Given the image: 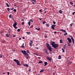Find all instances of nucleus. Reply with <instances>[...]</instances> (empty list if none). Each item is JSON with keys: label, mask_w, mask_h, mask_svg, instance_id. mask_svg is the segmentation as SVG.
Returning <instances> with one entry per match:
<instances>
[{"label": "nucleus", "mask_w": 75, "mask_h": 75, "mask_svg": "<svg viewBox=\"0 0 75 75\" xmlns=\"http://www.w3.org/2000/svg\"><path fill=\"white\" fill-rule=\"evenodd\" d=\"M51 45L53 48H58L59 47L58 44H55V42L53 41L50 42V43Z\"/></svg>", "instance_id": "obj_1"}, {"label": "nucleus", "mask_w": 75, "mask_h": 75, "mask_svg": "<svg viewBox=\"0 0 75 75\" xmlns=\"http://www.w3.org/2000/svg\"><path fill=\"white\" fill-rule=\"evenodd\" d=\"M47 48L50 51L52 50V48L51 47V46H50V45L48 43H47Z\"/></svg>", "instance_id": "obj_2"}, {"label": "nucleus", "mask_w": 75, "mask_h": 75, "mask_svg": "<svg viewBox=\"0 0 75 75\" xmlns=\"http://www.w3.org/2000/svg\"><path fill=\"white\" fill-rule=\"evenodd\" d=\"M13 61H15V62H16V63H17V64L18 65H19V66H20L21 65L20 63V61H18V60H16V59H13Z\"/></svg>", "instance_id": "obj_3"}, {"label": "nucleus", "mask_w": 75, "mask_h": 75, "mask_svg": "<svg viewBox=\"0 0 75 75\" xmlns=\"http://www.w3.org/2000/svg\"><path fill=\"white\" fill-rule=\"evenodd\" d=\"M21 52L22 53V54H24V55H25L27 53V52H26V51H25V50H22L21 51Z\"/></svg>", "instance_id": "obj_4"}, {"label": "nucleus", "mask_w": 75, "mask_h": 75, "mask_svg": "<svg viewBox=\"0 0 75 75\" xmlns=\"http://www.w3.org/2000/svg\"><path fill=\"white\" fill-rule=\"evenodd\" d=\"M67 39L68 40L70 44H71V43H72V40H71V39L69 38H67Z\"/></svg>", "instance_id": "obj_5"}, {"label": "nucleus", "mask_w": 75, "mask_h": 75, "mask_svg": "<svg viewBox=\"0 0 75 75\" xmlns=\"http://www.w3.org/2000/svg\"><path fill=\"white\" fill-rule=\"evenodd\" d=\"M56 26V25H52L51 28L52 30H55V27Z\"/></svg>", "instance_id": "obj_6"}, {"label": "nucleus", "mask_w": 75, "mask_h": 75, "mask_svg": "<svg viewBox=\"0 0 75 75\" xmlns=\"http://www.w3.org/2000/svg\"><path fill=\"white\" fill-rule=\"evenodd\" d=\"M47 59L49 61H50V62H51V59H52L50 57H47Z\"/></svg>", "instance_id": "obj_7"}, {"label": "nucleus", "mask_w": 75, "mask_h": 75, "mask_svg": "<svg viewBox=\"0 0 75 75\" xmlns=\"http://www.w3.org/2000/svg\"><path fill=\"white\" fill-rule=\"evenodd\" d=\"M60 30L61 31H63L64 33H66V31L65 30H64L62 29H60Z\"/></svg>", "instance_id": "obj_8"}, {"label": "nucleus", "mask_w": 75, "mask_h": 75, "mask_svg": "<svg viewBox=\"0 0 75 75\" xmlns=\"http://www.w3.org/2000/svg\"><path fill=\"white\" fill-rule=\"evenodd\" d=\"M17 25V23H14V24L13 25V27H14L15 26H16Z\"/></svg>", "instance_id": "obj_9"}, {"label": "nucleus", "mask_w": 75, "mask_h": 75, "mask_svg": "<svg viewBox=\"0 0 75 75\" xmlns=\"http://www.w3.org/2000/svg\"><path fill=\"white\" fill-rule=\"evenodd\" d=\"M23 65L24 66H25V67H29V66L28 65V64H23Z\"/></svg>", "instance_id": "obj_10"}, {"label": "nucleus", "mask_w": 75, "mask_h": 75, "mask_svg": "<svg viewBox=\"0 0 75 75\" xmlns=\"http://www.w3.org/2000/svg\"><path fill=\"white\" fill-rule=\"evenodd\" d=\"M71 39L72 40L73 43V44H74V38H71Z\"/></svg>", "instance_id": "obj_11"}, {"label": "nucleus", "mask_w": 75, "mask_h": 75, "mask_svg": "<svg viewBox=\"0 0 75 75\" xmlns=\"http://www.w3.org/2000/svg\"><path fill=\"white\" fill-rule=\"evenodd\" d=\"M10 35L9 34V35H8V34H6V36H7V37H8V38H10Z\"/></svg>", "instance_id": "obj_12"}, {"label": "nucleus", "mask_w": 75, "mask_h": 75, "mask_svg": "<svg viewBox=\"0 0 75 75\" xmlns=\"http://www.w3.org/2000/svg\"><path fill=\"white\" fill-rule=\"evenodd\" d=\"M24 45V43H23L22 45V46H21V48H24L25 47Z\"/></svg>", "instance_id": "obj_13"}, {"label": "nucleus", "mask_w": 75, "mask_h": 75, "mask_svg": "<svg viewBox=\"0 0 75 75\" xmlns=\"http://www.w3.org/2000/svg\"><path fill=\"white\" fill-rule=\"evenodd\" d=\"M6 42V41L5 40H3L2 41V43L3 44H5Z\"/></svg>", "instance_id": "obj_14"}, {"label": "nucleus", "mask_w": 75, "mask_h": 75, "mask_svg": "<svg viewBox=\"0 0 75 75\" xmlns=\"http://www.w3.org/2000/svg\"><path fill=\"white\" fill-rule=\"evenodd\" d=\"M44 51L45 52V53H46V54H47V50L45 49L44 50Z\"/></svg>", "instance_id": "obj_15"}, {"label": "nucleus", "mask_w": 75, "mask_h": 75, "mask_svg": "<svg viewBox=\"0 0 75 75\" xmlns=\"http://www.w3.org/2000/svg\"><path fill=\"white\" fill-rule=\"evenodd\" d=\"M44 71H45V70H43V69L41 70L40 71V73H41V72H44Z\"/></svg>", "instance_id": "obj_16"}, {"label": "nucleus", "mask_w": 75, "mask_h": 75, "mask_svg": "<svg viewBox=\"0 0 75 75\" xmlns=\"http://www.w3.org/2000/svg\"><path fill=\"white\" fill-rule=\"evenodd\" d=\"M59 13H60V14H61L62 13V11L61 10V9H60L59 11Z\"/></svg>", "instance_id": "obj_17"}, {"label": "nucleus", "mask_w": 75, "mask_h": 75, "mask_svg": "<svg viewBox=\"0 0 75 75\" xmlns=\"http://www.w3.org/2000/svg\"><path fill=\"white\" fill-rule=\"evenodd\" d=\"M60 44H62V43H63V41H62V40H60Z\"/></svg>", "instance_id": "obj_18"}, {"label": "nucleus", "mask_w": 75, "mask_h": 75, "mask_svg": "<svg viewBox=\"0 0 75 75\" xmlns=\"http://www.w3.org/2000/svg\"><path fill=\"white\" fill-rule=\"evenodd\" d=\"M36 28L35 29L36 30H38V31H40V28Z\"/></svg>", "instance_id": "obj_19"}, {"label": "nucleus", "mask_w": 75, "mask_h": 75, "mask_svg": "<svg viewBox=\"0 0 75 75\" xmlns=\"http://www.w3.org/2000/svg\"><path fill=\"white\" fill-rule=\"evenodd\" d=\"M25 55L26 56V57H29V55L27 53L25 54Z\"/></svg>", "instance_id": "obj_20"}, {"label": "nucleus", "mask_w": 75, "mask_h": 75, "mask_svg": "<svg viewBox=\"0 0 75 75\" xmlns=\"http://www.w3.org/2000/svg\"><path fill=\"white\" fill-rule=\"evenodd\" d=\"M44 64H45L44 66H46V65H47V62H45Z\"/></svg>", "instance_id": "obj_21"}, {"label": "nucleus", "mask_w": 75, "mask_h": 75, "mask_svg": "<svg viewBox=\"0 0 75 75\" xmlns=\"http://www.w3.org/2000/svg\"><path fill=\"white\" fill-rule=\"evenodd\" d=\"M58 59H61V55H59L58 57Z\"/></svg>", "instance_id": "obj_22"}, {"label": "nucleus", "mask_w": 75, "mask_h": 75, "mask_svg": "<svg viewBox=\"0 0 75 75\" xmlns=\"http://www.w3.org/2000/svg\"><path fill=\"white\" fill-rule=\"evenodd\" d=\"M42 63V61H39L38 62V64H41Z\"/></svg>", "instance_id": "obj_23"}, {"label": "nucleus", "mask_w": 75, "mask_h": 75, "mask_svg": "<svg viewBox=\"0 0 75 75\" xmlns=\"http://www.w3.org/2000/svg\"><path fill=\"white\" fill-rule=\"evenodd\" d=\"M30 1L32 2L34 1L35 3V2H36V0H30Z\"/></svg>", "instance_id": "obj_24"}, {"label": "nucleus", "mask_w": 75, "mask_h": 75, "mask_svg": "<svg viewBox=\"0 0 75 75\" xmlns=\"http://www.w3.org/2000/svg\"><path fill=\"white\" fill-rule=\"evenodd\" d=\"M26 52H27V53L30 54V50H26Z\"/></svg>", "instance_id": "obj_25"}, {"label": "nucleus", "mask_w": 75, "mask_h": 75, "mask_svg": "<svg viewBox=\"0 0 75 75\" xmlns=\"http://www.w3.org/2000/svg\"><path fill=\"white\" fill-rule=\"evenodd\" d=\"M6 4L7 7H10V6H9V5H8V3H6Z\"/></svg>", "instance_id": "obj_26"}, {"label": "nucleus", "mask_w": 75, "mask_h": 75, "mask_svg": "<svg viewBox=\"0 0 75 75\" xmlns=\"http://www.w3.org/2000/svg\"><path fill=\"white\" fill-rule=\"evenodd\" d=\"M33 27L34 25H32L30 27V28H33Z\"/></svg>", "instance_id": "obj_27"}, {"label": "nucleus", "mask_w": 75, "mask_h": 75, "mask_svg": "<svg viewBox=\"0 0 75 75\" xmlns=\"http://www.w3.org/2000/svg\"><path fill=\"white\" fill-rule=\"evenodd\" d=\"M62 50L63 52H65V50L63 48H62Z\"/></svg>", "instance_id": "obj_28"}, {"label": "nucleus", "mask_w": 75, "mask_h": 75, "mask_svg": "<svg viewBox=\"0 0 75 75\" xmlns=\"http://www.w3.org/2000/svg\"><path fill=\"white\" fill-rule=\"evenodd\" d=\"M13 27L14 28H15V29H17V28H17V27H16V26H13Z\"/></svg>", "instance_id": "obj_29"}, {"label": "nucleus", "mask_w": 75, "mask_h": 75, "mask_svg": "<svg viewBox=\"0 0 75 75\" xmlns=\"http://www.w3.org/2000/svg\"><path fill=\"white\" fill-rule=\"evenodd\" d=\"M33 43H29V45L30 47H32V44Z\"/></svg>", "instance_id": "obj_30"}, {"label": "nucleus", "mask_w": 75, "mask_h": 75, "mask_svg": "<svg viewBox=\"0 0 75 75\" xmlns=\"http://www.w3.org/2000/svg\"><path fill=\"white\" fill-rule=\"evenodd\" d=\"M64 36H65L66 35H67V32H65L64 33Z\"/></svg>", "instance_id": "obj_31"}, {"label": "nucleus", "mask_w": 75, "mask_h": 75, "mask_svg": "<svg viewBox=\"0 0 75 75\" xmlns=\"http://www.w3.org/2000/svg\"><path fill=\"white\" fill-rule=\"evenodd\" d=\"M17 31H18V32H20V29H18L17 30Z\"/></svg>", "instance_id": "obj_32"}, {"label": "nucleus", "mask_w": 75, "mask_h": 75, "mask_svg": "<svg viewBox=\"0 0 75 75\" xmlns=\"http://www.w3.org/2000/svg\"><path fill=\"white\" fill-rule=\"evenodd\" d=\"M67 44H68V46H70V47H71V45L69 44V42L67 43Z\"/></svg>", "instance_id": "obj_33"}, {"label": "nucleus", "mask_w": 75, "mask_h": 75, "mask_svg": "<svg viewBox=\"0 0 75 75\" xmlns=\"http://www.w3.org/2000/svg\"><path fill=\"white\" fill-rule=\"evenodd\" d=\"M70 4H71V5H73L74 4L72 2H70Z\"/></svg>", "instance_id": "obj_34"}, {"label": "nucleus", "mask_w": 75, "mask_h": 75, "mask_svg": "<svg viewBox=\"0 0 75 75\" xmlns=\"http://www.w3.org/2000/svg\"><path fill=\"white\" fill-rule=\"evenodd\" d=\"M10 8H7V11H10Z\"/></svg>", "instance_id": "obj_35"}, {"label": "nucleus", "mask_w": 75, "mask_h": 75, "mask_svg": "<svg viewBox=\"0 0 75 75\" xmlns=\"http://www.w3.org/2000/svg\"><path fill=\"white\" fill-rule=\"evenodd\" d=\"M13 11H14V12H16L17 11H16V9H14L13 10Z\"/></svg>", "instance_id": "obj_36"}, {"label": "nucleus", "mask_w": 75, "mask_h": 75, "mask_svg": "<svg viewBox=\"0 0 75 75\" xmlns=\"http://www.w3.org/2000/svg\"><path fill=\"white\" fill-rule=\"evenodd\" d=\"M53 22L54 24H56L55 21H53Z\"/></svg>", "instance_id": "obj_37"}, {"label": "nucleus", "mask_w": 75, "mask_h": 75, "mask_svg": "<svg viewBox=\"0 0 75 75\" xmlns=\"http://www.w3.org/2000/svg\"><path fill=\"white\" fill-rule=\"evenodd\" d=\"M26 33H27V34H30L31 33L30 32H26Z\"/></svg>", "instance_id": "obj_38"}, {"label": "nucleus", "mask_w": 75, "mask_h": 75, "mask_svg": "<svg viewBox=\"0 0 75 75\" xmlns=\"http://www.w3.org/2000/svg\"><path fill=\"white\" fill-rule=\"evenodd\" d=\"M33 41L32 40H30V43H31L32 44H33Z\"/></svg>", "instance_id": "obj_39"}, {"label": "nucleus", "mask_w": 75, "mask_h": 75, "mask_svg": "<svg viewBox=\"0 0 75 75\" xmlns=\"http://www.w3.org/2000/svg\"><path fill=\"white\" fill-rule=\"evenodd\" d=\"M42 23H43V24H45V23H46V22H45V21L43 22Z\"/></svg>", "instance_id": "obj_40"}, {"label": "nucleus", "mask_w": 75, "mask_h": 75, "mask_svg": "<svg viewBox=\"0 0 75 75\" xmlns=\"http://www.w3.org/2000/svg\"><path fill=\"white\" fill-rule=\"evenodd\" d=\"M9 18H11V15H9Z\"/></svg>", "instance_id": "obj_41"}, {"label": "nucleus", "mask_w": 75, "mask_h": 75, "mask_svg": "<svg viewBox=\"0 0 75 75\" xmlns=\"http://www.w3.org/2000/svg\"><path fill=\"white\" fill-rule=\"evenodd\" d=\"M21 19L22 20L21 21H24V20L23 19H22L21 18Z\"/></svg>", "instance_id": "obj_42"}, {"label": "nucleus", "mask_w": 75, "mask_h": 75, "mask_svg": "<svg viewBox=\"0 0 75 75\" xmlns=\"http://www.w3.org/2000/svg\"><path fill=\"white\" fill-rule=\"evenodd\" d=\"M75 14V12H74L73 13L72 15H74V14Z\"/></svg>", "instance_id": "obj_43"}, {"label": "nucleus", "mask_w": 75, "mask_h": 75, "mask_svg": "<svg viewBox=\"0 0 75 75\" xmlns=\"http://www.w3.org/2000/svg\"><path fill=\"white\" fill-rule=\"evenodd\" d=\"M3 56L2 55H1V54H0V58H2Z\"/></svg>", "instance_id": "obj_44"}, {"label": "nucleus", "mask_w": 75, "mask_h": 75, "mask_svg": "<svg viewBox=\"0 0 75 75\" xmlns=\"http://www.w3.org/2000/svg\"><path fill=\"white\" fill-rule=\"evenodd\" d=\"M71 63H72V62H71V61L69 62V64H71Z\"/></svg>", "instance_id": "obj_45"}, {"label": "nucleus", "mask_w": 75, "mask_h": 75, "mask_svg": "<svg viewBox=\"0 0 75 75\" xmlns=\"http://www.w3.org/2000/svg\"><path fill=\"white\" fill-rule=\"evenodd\" d=\"M24 22H22L21 23L22 25H24Z\"/></svg>", "instance_id": "obj_46"}, {"label": "nucleus", "mask_w": 75, "mask_h": 75, "mask_svg": "<svg viewBox=\"0 0 75 75\" xmlns=\"http://www.w3.org/2000/svg\"><path fill=\"white\" fill-rule=\"evenodd\" d=\"M16 4H14V6H15V7H16Z\"/></svg>", "instance_id": "obj_47"}, {"label": "nucleus", "mask_w": 75, "mask_h": 75, "mask_svg": "<svg viewBox=\"0 0 75 75\" xmlns=\"http://www.w3.org/2000/svg\"><path fill=\"white\" fill-rule=\"evenodd\" d=\"M73 25V23H71V24L70 25L71 26H72V25Z\"/></svg>", "instance_id": "obj_48"}, {"label": "nucleus", "mask_w": 75, "mask_h": 75, "mask_svg": "<svg viewBox=\"0 0 75 75\" xmlns=\"http://www.w3.org/2000/svg\"><path fill=\"white\" fill-rule=\"evenodd\" d=\"M30 21V22H33V20H30V21Z\"/></svg>", "instance_id": "obj_49"}, {"label": "nucleus", "mask_w": 75, "mask_h": 75, "mask_svg": "<svg viewBox=\"0 0 75 75\" xmlns=\"http://www.w3.org/2000/svg\"><path fill=\"white\" fill-rule=\"evenodd\" d=\"M16 37V35H13V37Z\"/></svg>", "instance_id": "obj_50"}, {"label": "nucleus", "mask_w": 75, "mask_h": 75, "mask_svg": "<svg viewBox=\"0 0 75 75\" xmlns=\"http://www.w3.org/2000/svg\"><path fill=\"white\" fill-rule=\"evenodd\" d=\"M31 69H29L28 71H29V72H30V71H31Z\"/></svg>", "instance_id": "obj_51"}, {"label": "nucleus", "mask_w": 75, "mask_h": 75, "mask_svg": "<svg viewBox=\"0 0 75 75\" xmlns=\"http://www.w3.org/2000/svg\"><path fill=\"white\" fill-rule=\"evenodd\" d=\"M28 24H31V22H30V21H29L28 23Z\"/></svg>", "instance_id": "obj_52"}, {"label": "nucleus", "mask_w": 75, "mask_h": 75, "mask_svg": "<svg viewBox=\"0 0 75 75\" xmlns=\"http://www.w3.org/2000/svg\"><path fill=\"white\" fill-rule=\"evenodd\" d=\"M39 11L40 12H42V10H39Z\"/></svg>", "instance_id": "obj_53"}, {"label": "nucleus", "mask_w": 75, "mask_h": 75, "mask_svg": "<svg viewBox=\"0 0 75 75\" xmlns=\"http://www.w3.org/2000/svg\"><path fill=\"white\" fill-rule=\"evenodd\" d=\"M7 74H8V75H10V73H9V72H7Z\"/></svg>", "instance_id": "obj_54"}, {"label": "nucleus", "mask_w": 75, "mask_h": 75, "mask_svg": "<svg viewBox=\"0 0 75 75\" xmlns=\"http://www.w3.org/2000/svg\"><path fill=\"white\" fill-rule=\"evenodd\" d=\"M35 48L37 49V50H38V47H36Z\"/></svg>", "instance_id": "obj_55"}, {"label": "nucleus", "mask_w": 75, "mask_h": 75, "mask_svg": "<svg viewBox=\"0 0 75 75\" xmlns=\"http://www.w3.org/2000/svg\"><path fill=\"white\" fill-rule=\"evenodd\" d=\"M50 26V24H47V27H49Z\"/></svg>", "instance_id": "obj_56"}, {"label": "nucleus", "mask_w": 75, "mask_h": 75, "mask_svg": "<svg viewBox=\"0 0 75 75\" xmlns=\"http://www.w3.org/2000/svg\"><path fill=\"white\" fill-rule=\"evenodd\" d=\"M66 47H63V48H64V50H65V48H66Z\"/></svg>", "instance_id": "obj_57"}, {"label": "nucleus", "mask_w": 75, "mask_h": 75, "mask_svg": "<svg viewBox=\"0 0 75 75\" xmlns=\"http://www.w3.org/2000/svg\"><path fill=\"white\" fill-rule=\"evenodd\" d=\"M50 54H52V51H50Z\"/></svg>", "instance_id": "obj_58"}, {"label": "nucleus", "mask_w": 75, "mask_h": 75, "mask_svg": "<svg viewBox=\"0 0 75 75\" xmlns=\"http://www.w3.org/2000/svg\"><path fill=\"white\" fill-rule=\"evenodd\" d=\"M32 4H35V3L34 2H32Z\"/></svg>", "instance_id": "obj_59"}, {"label": "nucleus", "mask_w": 75, "mask_h": 75, "mask_svg": "<svg viewBox=\"0 0 75 75\" xmlns=\"http://www.w3.org/2000/svg\"><path fill=\"white\" fill-rule=\"evenodd\" d=\"M27 57V59H28V58H29L30 57Z\"/></svg>", "instance_id": "obj_60"}, {"label": "nucleus", "mask_w": 75, "mask_h": 75, "mask_svg": "<svg viewBox=\"0 0 75 75\" xmlns=\"http://www.w3.org/2000/svg\"><path fill=\"white\" fill-rule=\"evenodd\" d=\"M23 38L24 40V39H25V38L24 37H23Z\"/></svg>", "instance_id": "obj_61"}, {"label": "nucleus", "mask_w": 75, "mask_h": 75, "mask_svg": "<svg viewBox=\"0 0 75 75\" xmlns=\"http://www.w3.org/2000/svg\"><path fill=\"white\" fill-rule=\"evenodd\" d=\"M38 59H41V57H38Z\"/></svg>", "instance_id": "obj_62"}, {"label": "nucleus", "mask_w": 75, "mask_h": 75, "mask_svg": "<svg viewBox=\"0 0 75 75\" xmlns=\"http://www.w3.org/2000/svg\"><path fill=\"white\" fill-rule=\"evenodd\" d=\"M41 20H42V18H40V20L41 21Z\"/></svg>", "instance_id": "obj_63"}, {"label": "nucleus", "mask_w": 75, "mask_h": 75, "mask_svg": "<svg viewBox=\"0 0 75 75\" xmlns=\"http://www.w3.org/2000/svg\"><path fill=\"white\" fill-rule=\"evenodd\" d=\"M46 13H47V12H46V11H45L44 12V14H46Z\"/></svg>", "instance_id": "obj_64"}]
</instances>
